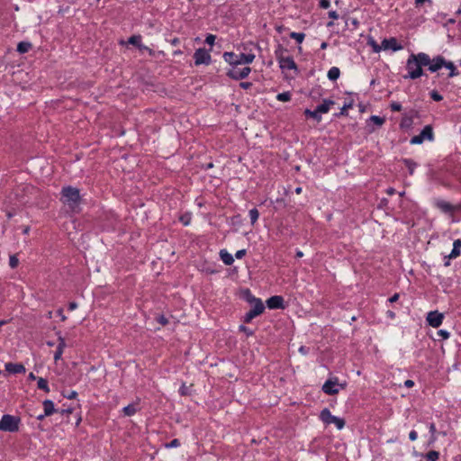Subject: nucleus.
Wrapping results in <instances>:
<instances>
[{"label": "nucleus", "instance_id": "obj_44", "mask_svg": "<svg viewBox=\"0 0 461 461\" xmlns=\"http://www.w3.org/2000/svg\"><path fill=\"white\" fill-rule=\"evenodd\" d=\"M369 44L372 46L375 52H380L383 49L382 45H378L374 40L369 41Z\"/></svg>", "mask_w": 461, "mask_h": 461}, {"label": "nucleus", "instance_id": "obj_13", "mask_svg": "<svg viewBox=\"0 0 461 461\" xmlns=\"http://www.w3.org/2000/svg\"><path fill=\"white\" fill-rule=\"evenodd\" d=\"M255 59V54L252 52H240L239 55H236V59L232 58V61L246 65L252 63Z\"/></svg>", "mask_w": 461, "mask_h": 461}, {"label": "nucleus", "instance_id": "obj_51", "mask_svg": "<svg viewBox=\"0 0 461 461\" xmlns=\"http://www.w3.org/2000/svg\"><path fill=\"white\" fill-rule=\"evenodd\" d=\"M247 251L246 249H240V250H238L236 253H235V258L237 259H240L242 258L245 255H246Z\"/></svg>", "mask_w": 461, "mask_h": 461}, {"label": "nucleus", "instance_id": "obj_22", "mask_svg": "<svg viewBox=\"0 0 461 461\" xmlns=\"http://www.w3.org/2000/svg\"><path fill=\"white\" fill-rule=\"evenodd\" d=\"M237 294L249 303H250L256 297L251 294L249 289H241Z\"/></svg>", "mask_w": 461, "mask_h": 461}, {"label": "nucleus", "instance_id": "obj_19", "mask_svg": "<svg viewBox=\"0 0 461 461\" xmlns=\"http://www.w3.org/2000/svg\"><path fill=\"white\" fill-rule=\"evenodd\" d=\"M461 240H456L453 243V249L449 255H447L448 259H454L456 258L461 252Z\"/></svg>", "mask_w": 461, "mask_h": 461}, {"label": "nucleus", "instance_id": "obj_24", "mask_svg": "<svg viewBox=\"0 0 461 461\" xmlns=\"http://www.w3.org/2000/svg\"><path fill=\"white\" fill-rule=\"evenodd\" d=\"M261 315L260 313H258L256 311H254L253 309H250L243 317H242V321L244 323H249L251 322V321Z\"/></svg>", "mask_w": 461, "mask_h": 461}, {"label": "nucleus", "instance_id": "obj_60", "mask_svg": "<svg viewBox=\"0 0 461 461\" xmlns=\"http://www.w3.org/2000/svg\"><path fill=\"white\" fill-rule=\"evenodd\" d=\"M398 299H399V294H394L392 297H390V298H389V302H390V303H394V302H396Z\"/></svg>", "mask_w": 461, "mask_h": 461}, {"label": "nucleus", "instance_id": "obj_23", "mask_svg": "<svg viewBox=\"0 0 461 461\" xmlns=\"http://www.w3.org/2000/svg\"><path fill=\"white\" fill-rule=\"evenodd\" d=\"M328 78L331 81H336L340 76V70L337 67H332L328 71Z\"/></svg>", "mask_w": 461, "mask_h": 461}, {"label": "nucleus", "instance_id": "obj_59", "mask_svg": "<svg viewBox=\"0 0 461 461\" xmlns=\"http://www.w3.org/2000/svg\"><path fill=\"white\" fill-rule=\"evenodd\" d=\"M186 390H187L186 386H185V384H183V385L180 387V389H179V393H180V394H182V395H185V394H187Z\"/></svg>", "mask_w": 461, "mask_h": 461}, {"label": "nucleus", "instance_id": "obj_56", "mask_svg": "<svg viewBox=\"0 0 461 461\" xmlns=\"http://www.w3.org/2000/svg\"><path fill=\"white\" fill-rule=\"evenodd\" d=\"M68 311H74L77 308V303L76 302H71L68 303Z\"/></svg>", "mask_w": 461, "mask_h": 461}, {"label": "nucleus", "instance_id": "obj_14", "mask_svg": "<svg viewBox=\"0 0 461 461\" xmlns=\"http://www.w3.org/2000/svg\"><path fill=\"white\" fill-rule=\"evenodd\" d=\"M266 305L269 309H284V298L280 295L271 296L267 300Z\"/></svg>", "mask_w": 461, "mask_h": 461}, {"label": "nucleus", "instance_id": "obj_10", "mask_svg": "<svg viewBox=\"0 0 461 461\" xmlns=\"http://www.w3.org/2000/svg\"><path fill=\"white\" fill-rule=\"evenodd\" d=\"M141 40H142V37L141 35L138 34V35H132L131 36L129 39H128V43L129 44H131L133 46H136L140 50H146L149 52V54L150 56H153L154 55V51L153 50H151L150 48L143 45L141 43Z\"/></svg>", "mask_w": 461, "mask_h": 461}, {"label": "nucleus", "instance_id": "obj_43", "mask_svg": "<svg viewBox=\"0 0 461 461\" xmlns=\"http://www.w3.org/2000/svg\"><path fill=\"white\" fill-rule=\"evenodd\" d=\"M156 321L162 326H166L168 323V320L165 315H158Z\"/></svg>", "mask_w": 461, "mask_h": 461}, {"label": "nucleus", "instance_id": "obj_8", "mask_svg": "<svg viewBox=\"0 0 461 461\" xmlns=\"http://www.w3.org/2000/svg\"><path fill=\"white\" fill-rule=\"evenodd\" d=\"M241 65L232 61V79L245 78L250 73L251 69L249 66L244 65L241 68Z\"/></svg>", "mask_w": 461, "mask_h": 461}, {"label": "nucleus", "instance_id": "obj_54", "mask_svg": "<svg viewBox=\"0 0 461 461\" xmlns=\"http://www.w3.org/2000/svg\"><path fill=\"white\" fill-rule=\"evenodd\" d=\"M329 17L333 19V20H337L339 18V14L336 11H330L329 12Z\"/></svg>", "mask_w": 461, "mask_h": 461}, {"label": "nucleus", "instance_id": "obj_1", "mask_svg": "<svg viewBox=\"0 0 461 461\" xmlns=\"http://www.w3.org/2000/svg\"><path fill=\"white\" fill-rule=\"evenodd\" d=\"M429 62V55L425 52H419L417 54L411 53L406 61L405 68L408 74L403 76V78L417 79L423 75V67H427Z\"/></svg>", "mask_w": 461, "mask_h": 461}, {"label": "nucleus", "instance_id": "obj_42", "mask_svg": "<svg viewBox=\"0 0 461 461\" xmlns=\"http://www.w3.org/2000/svg\"><path fill=\"white\" fill-rule=\"evenodd\" d=\"M239 330L242 332H244L247 337H249V336H252L254 334V331L250 329H249L248 327L244 326V325H240L239 327Z\"/></svg>", "mask_w": 461, "mask_h": 461}, {"label": "nucleus", "instance_id": "obj_29", "mask_svg": "<svg viewBox=\"0 0 461 461\" xmlns=\"http://www.w3.org/2000/svg\"><path fill=\"white\" fill-rule=\"evenodd\" d=\"M438 207L440 208L445 212H449L454 210V207L452 204H450L447 202L440 201L438 203Z\"/></svg>", "mask_w": 461, "mask_h": 461}, {"label": "nucleus", "instance_id": "obj_26", "mask_svg": "<svg viewBox=\"0 0 461 461\" xmlns=\"http://www.w3.org/2000/svg\"><path fill=\"white\" fill-rule=\"evenodd\" d=\"M32 48V44L27 41H21L17 45V51L21 54L27 53Z\"/></svg>", "mask_w": 461, "mask_h": 461}, {"label": "nucleus", "instance_id": "obj_7", "mask_svg": "<svg viewBox=\"0 0 461 461\" xmlns=\"http://www.w3.org/2000/svg\"><path fill=\"white\" fill-rule=\"evenodd\" d=\"M194 65H209L211 63L212 58L208 50L205 49L200 48L195 50L194 54Z\"/></svg>", "mask_w": 461, "mask_h": 461}, {"label": "nucleus", "instance_id": "obj_61", "mask_svg": "<svg viewBox=\"0 0 461 461\" xmlns=\"http://www.w3.org/2000/svg\"><path fill=\"white\" fill-rule=\"evenodd\" d=\"M223 58H224L226 62L230 63V52H225L223 54Z\"/></svg>", "mask_w": 461, "mask_h": 461}, {"label": "nucleus", "instance_id": "obj_62", "mask_svg": "<svg viewBox=\"0 0 461 461\" xmlns=\"http://www.w3.org/2000/svg\"><path fill=\"white\" fill-rule=\"evenodd\" d=\"M299 351L302 354L306 355L308 353V348L306 347H304V346H302V347H300Z\"/></svg>", "mask_w": 461, "mask_h": 461}, {"label": "nucleus", "instance_id": "obj_3", "mask_svg": "<svg viewBox=\"0 0 461 461\" xmlns=\"http://www.w3.org/2000/svg\"><path fill=\"white\" fill-rule=\"evenodd\" d=\"M21 418L11 414H4L0 420V431L17 432L20 429Z\"/></svg>", "mask_w": 461, "mask_h": 461}, {"label": "nucleus", "instance_id": "obj_46", "mask_svg": "<svg viewBox=\"0 0 461 461\" xmlns=\"http://www.w3.org/2000/svg\"><path fill=\"white\" fill-rule=\"evenodd\" d=\"M215 39H216L215 35L208 34L206 36V38H205V43H207L208 45L212 46L214 44Z\"/></svg>", "mask_w": 461, "mask_h": 461}, {"label": "nucleus", "instance_id": "obj_41", "mask_svg": "<svg viewBox=\"0 0 461 461\" xmlns=\"http://www.w3.org/2000/svg\"><path fill=\"white\" fill-rule=\"evenodd\" d=\"M181 445L180 440L177 438H174L170 442L167 443L165 447L167 448H173V447H178Z\"/></svg>", "mask_w": 461, "mask_h": 461}, {"label": "nucleus", "instance_id": "obj_45", "mask_svg": "<svg viewBox=\"0 0 461 461\" xmlns=\"http://www.w3.org/2000/svg\"><path fill=\"white\" fill-rule=\"evenodd\" d=\"M430 96L434 101L439 102L443 99V96L437 91H432Z\"/></svg>", "mask_w": 461, "mask_h": 461}, {"label": "nucleus", "instance_id": "obj_40", "mask_svg": "<svg viewBox=\"0 0 461 461\" xmlns=\"http://www.w3.org/2000/svg\"><path fill=\"white\" fill-rule=\"evenodd\" d=\"M370 120H371L375 124H376V125H378V126L383 125V124H384V118H382V117H380V116H377V115H372V116L370 117Z\"/></svg>", "mask_w": 461, "mask_h": 461}, {"label": "nucleus", "instance_id": "obj_63", "mask_svg": "<svg viewBox=\"0 0 461 461\" xmlns=\"http://www.w3.org/2000/svg\"><path fill=\"white\" fill-rule=\"evenodd\" d=\"M58 314L60 316L61 321H64L67 319V317L63 314V310H62V309H59V310L58 311Z\"/></svg>", "mask_w": 461, "mask_h": 461}, {"label": "nucleus", "instance_id": "obj_20", "mask_svg": "<svg viewBox=\"0 0 461 461\" xmlns=\"http://www.w3.org/2000/svg\"><path fill=\"white\" fill-rule=\"evenodd\" d=\"M334 101L330 100V99H325L323 100L322 104H319L316 109H317V112H319V113H327L330 107L334 104Z\"/></svg>", "mask_w": 461, "mask_h": 461}, {"label": "nucleus", "instance_id": "obj_25", "mask_svg": "<svg viewBox=\"0 0 461 461\" xmlns=\"http://www.w3.org/2000/svg\"><path fill=\"white\" fill-rule=\"evenodd\" d=\"M444 67L447 69H449V74H448V77H456L457 76L459 73L457 72L456 70V68L455 66V64L452 62V61H447L445 59V65Z\"/></svg>", "mask_w": 461, "mask_h": 461}, {"label": "nucleus", "instance_id": "obj_36", "mask_svg": "<svg viewBox=\"0 0 461 461\" xmlns=\"http://www.w3.org/2000/svg\"><path fill=\"white\" fill-rule=\"evenodd\" d=\"M276 99L281 102H288L291 100L290 92H283L277 95Z\"/></svg>", "mask_w": 461, "mask_h": 461}, {"label": "nucleus", "instance_id": "obj_34", "mask_svg": "<svg viewBox=\"0 0 461 461\" xmlns=\"http://www.w3.org/2000/svg\"><path fill=\"white\" fill-rule=\"evenodd\" d=\"M411 124H412V118L405 115L402 117L400 126H401V128H409V127H411Z\"/></svg>", "mask_w": 461, "mask_h": 461}, {"label": "nucleus", "instance_id": "obj_5", "mask_svg": "<svg viewBox=\"0 0 461 461\" xmlns=\"http://www.w3.org/2000/svg\"><path fill=\"white\" fill-rule=\"evenodd\" d=\"M284 49L279 46L278 50H276V56L278 60L279 66L282 69L297 70V66L291 56L284 57L282 55Z\"/></svg>", "mask_w": 461, "mask_h": 461}, {"label": "nucleus", "instance_id": "obj_33", "mask_svg": "<svg viewBox=\"0 0 461 461\" xmlns=\"http://www.w3.org/2000/svg\"><path fill=\"white\" fill-rule=\"evenodd\" d=\"M438 457H439V452H438L436 450L429 451L425 456V458L427 459V461H438Z\"/></svg>", "mask_w": 461, "mask_h": 461}, {"label": "nucleus", "instance_id": "obj_39", "mask_svg": "<svg viewBox=\"0 0 461 461\" xmlns=\"http://www.w3.org/2000/svg\"><path fill=\"white\" fill-rule=\"evenodd\" d=\"M19 264V259L16 255H12L9 258V266L11 268L17 267Z\"/></svg>", "mask_w": 461, "mask_h": 461}, {"label": "nucleus", "instance_id": "obj_55", "mask_svg": "<svg viewBox=\"0 0 461 461\" xmlns=\"http://www.w3.org/2000/svg\"><path fill=\"white\" fill-rule=\"evenodd\" d=\"M77 396V393L76 391H71L66 397L68 399H76Z\"/></svg>", "mask_w": 461, "mask_h": 461}, {"label": "nucleus", "instance_id": "obj_31", "mask_svg": "<svg viewBox=\"0 0 461 461\" xmlns=\"http://www.w3.org/2000/svg\"><path fill=\"white\" fill-rule=\"evenodd\" d=\"M180 222L185 225L188 226L191 223L192 221V213L190 212H185L179 217Z\"/></svg>", "mask_w": 461, "mask_h": 461}, {"label": "nucleus", "instance_id": "obj_9", "mask_svg": "<svg viewBox=\"0 0 461 461\" xmlns=\"http://www.w3.org/2000/svg\"><path fill=\"white\" fill-rule=\"evenodd\" d=\"M444 315L438 311L429 312L427 315L426 321L429 326L438 328L443 321Z\"/></svg>", "mask_w": 461, "mask_h": 461}, {"label": "nucleus", "instance_id": "obj_47", "mask_svg": "<svg viewBox=\"0 0 461 461\" xmlns=\"http://www.w3.org/2000/svg\"><path fill=\"white\" fill-rule=\"evenodd\" d=\"M390 107H391L392 111H393V112H400L402 110V104L397 102H393L390 104Z\"/></svg>", "mask_w": 461, "mask_h": 461}, {"label": "nucleus", "instance_id": "obj_30", "mask_svg": "<svg viewBox=\"0 0 461 461\" xmlns=\"http://www.w3.org/2000/svg\"><path fill=\"white\" fill-rule=\"evenodd\" d=\"M403 163H404L405 167L408 168L409 173L411 175H412L413 172H414V169L417 167V163L414 162L413 160L410 159V158L403 159Z\"/></svg>", "mask_w": 461, "mask_h": 461}, {"label": "nucleus", "instance_id": "obj_6", "mask_svg": "<svg viewBox=\"0 0 461 461\" xmlns=\"http://www.w3.org/2000/svg\"><path fill=\"white\" fill-rule=\"evenodd\" d=\"M433 129L430 125H426L419 135L411 138V144H421L425 140H433Z\"/></svg>", "mask_w": 461, "mask_h": 461}, {"label": "nucleus", "instance_id": "obj_12", "mask_svg": "<svg viewBox=\"0 0 461 461\" xmlns=\"http://www.w3.org/2000/svg\"><path fill=\"white\" fill-rule=\"evenodd\" d=\"M382 47H383V50H392L393 51H397V50H402V46L398 42V41L396 40V38L394 37H391V38H388V39H384L382 41Z\"/></svg>", "mask_w": 461, "mask_h": 461}, {"label": "nucleus", "instance_id": "obj_21", "mask_svg": "<svg viewBox=\"0 0 461 461\" xmlns=\"http://www.w3.org/2000/svg\"><path fill=\"white\" fill-rule=\"evenodd\" d=\"M254 311H256L258 313L262 314L265 311V304L263 303L262 300L260 298H255L250 303H249Z\"/></svg>", "mask_w": 461, "mask_h": 461}, {"label": "nucleus", "instance_id": "obj_58", "mask_svg": "<svg viewBox=\"0 0 461 461\" xmlns=\"http://www.w3.org/2000/svg\"><path fill=\"white\" fill-rule=\"evenodd\" d=\"M404 385L408 388H411L414 385V382L412 380L408 379L404 382Z\"/></svg>", "mask_w": 461, "mask_h": 461}, {"label": "nucleus", "instance_id": "obj_57", "mask_svg": "<svg viewBox=\"0 0 461 461\" xmlns=\"http://www.w3.org/2000/svg\"><path fill=\"white\" fill-rule=\"evenodd\" d=\"M251 86H252V84L249 83V82H241V83H240V86L244 88V89H248Z\"/></svg>", "mask_w": 461, "mask_h": 461}, {"label": "nucleus", "instance_id": "obj_17", "mask_svg": "<svg viewBox=\"0 0 461 461\" xmlns=\"http://www.w3.org/2000/svg\"><path fill=\"white\" fill-rule=\"evenodd\" d=\"M43 405V416H51L58 411L55 409L54 402L51 400H45L42 402Z\"/></svg>", "mask_w": 461, "mask_h": 461}, {"label": "nucleus", "instance_id": "obj_16", "mask_svg": "<svg viewBox=\"0 0 461 461\" xmlns=\"http://www.w3.org/2000/svg\"><path fill=\"white\" fill-rule=\"evenodd\" d=\"M322 391L329 394L333 395L339 393V384L337 381L328 380L322 385Z\"/></svg>", "mask_w": 461, "mask_h": 461}, {"label": "nucleus", "instance_id": "obj_11", "mask_svg": "<svg viewBox=\"0 0 461 461\" xmlns=\"http://www.w3.org/2000/svg\"><path fill=\"white\" fill-rule=\"evenodd\" d=\"M444 65H445L444 57L438 55L433 59L429 58V62L427 65V67L430 72L434 73V72L438 71L440 68H442L444 67Z\"/></svg>", "mask_w": 461, "mask_h": 461}, {"label": "nucleus", "instance_id": "obj_27", "mask_svg": "<svg viewBox=\"0 0 461 461\" xmlns=\"http://www.w3.org/2000/svg\"><path fill=\"white\" fill-rule=\"evenodd\" d=\"M37 387L40 390L44 391L45 393H49L50 392L49 384H48V381L45 378L39 377L37 379Z\"/></svg>", "mask_w": 461, "mask_h": 461}, {"label": "nucleus", "instance_id": "obj_37", "mask_svg": "<svg viewBox=\"0 0 461 461\" xmlns=\"http://www.w3.org/2000/svg\"><path fill=\"white\" fill-rule=\"evenodd\" d=\"M249 214L251 223L254 224L258 219V216H259L258 211L256 208H253L249 211Z\"/></svg>", "mask_w": 461, "mask_h": 461}, {"label": "nucleus", "instance_id": "obj_32", "mask_svg": "<svg viewBox=\"0 0 461 461\" xmlns=\"http://www.w3.org/2000/svg\"><path fill=\"white\" fill-rule=\"evenodd\" d=\"M220 256L225 265L230 266V253L227 249H221Z\"/></svg>", "mask_w": 461, "mask_h": 461}, {"label": "nucleus", "instance_id": "obj_49", "mask_svg": "<svg viewBox=\"0 0 461 461\" xmlns=\"http://www.w3.org/2000/svg\"><path fill=\"white\" fill-rule=\"evenodd\" d=\"M438 335L440 336L443 339H447L450 337V333L446 330H439L438 331Z\"/></svg>", "mask_w": 461, "mask_h": 461}, {"label": "nucleus", "instance_id": "obj_53", "mask_svg": "<svg viewBox=\"0 0 461 461\" xmlns=\"http://www.w3.org/2000/svg\"><path fill=\"white\" fill-rule=\"evenodd\" d=\"M418 438V434L415 430H411L410 433H409V438L411 440V441H414L416 440Z\"/></svg>", "mask_w": 461, "mask_h": 461}, {"label": "nucleus", "instance_id": "obj_18", "mask_svg": "<svg viewBox=\"0 0 461 461\" xmlns=\"http://www.w3.org/2000/svg\"><path fill=\"white\" fill-rule=\"evenodd\" d=\"M139 402H134V403H131L127 406H125L122 411L123 413L124 416H128V417H131V416H133L135 415L138 411H139Z\"/></svg>", "mask_w": 461, "mask_h": 461}, {"label": "nucleus", "instance_id": "obj_48", "mask_svg": "<svg viewBox=\"0 0 461 461\" xmlns=\"http://www.w3.org/2000/svg\"><path fill=\"white\" fill-rule=\"evenodd\" d=\"M67 347V344L65 342V339L62 338V337H59V343H58V346H57V348L58 349H60L62 351H64L65 348Z\"/></svg>", "mask_w": 461, "mask_h": 461}, {"label": "nucleus", "instance_id": "obj_50", "mask_svg": "<svg viewBox=\"0 0 461 461\" xmlns=\"http://www.w3.org/2000/svg\"><path fill=\"white\" fill-rule=\"evenodd\" d=\"M63 352L64 351L56 348V350L54 352V360H55V362H58L59 359H61Z\"/></svg>", "mask_w": 461, "mask_h": 461}, {"label": "nucleus", "instance_id": "obj_52", "mask_svg": "<svg viewBox=\"0 0 461 461\" xmlns=\"http://www.w3.org/2000/svg\"><path fill=\"white\" fill-rule=\"evenodd\" d=\"M330 0H321L320 1V6L321 8L327 9L330 7Z\"/></svg>", "mask_w": 461, "mask_h": 461}, {"label": "nucleus", "instance_id": "obj_2", "mask_svg": "<svg viewBox=\"0 0 461 461\" xmlns=\"http://www.w3.org/2000/svg\"><path fill=\"white\" fill-rule=\"evenodd\" d=\"M60 194V201L71 211H75V209L79 205L81 197L78 188L71 185L63 186Z\"/></svg>", "mask_w": 461, "mask_h": 461}, {"label": "nucleus", "instance_id": "obj_64", "mask_svg": "<svg viewBox=\"0 0 461 461\" xmlns=\"http://www.w3.org/2000/svg\"><path fill=\"white\" fill-rule=\"evenodd\" d=\"M28 379H30V380H37L38 377L32 372H31L29 374V375H28Z\"/></svg>", "mask_w": 461, "mask_h": 461}, {"label": "nucleus", "instance_id": "obj_15", "mask_svg": "<svg viewBox=\"0 0 461 461\" xmlns=\"http://www.w3.org/2000/svg\"><path fill=\"white\" fill-rule=\"evenodd\" d=\"M5 368L10 374H23L26 371L25 366L21 363L7 362Z\"/></svg>", "mask_w": 461, "mask_h": 461}, {"label": "nucleus", "instance_id": "obj_4", "mask_svg": "<svg viewBox=\"0 0 461 461\" xmlns=\"http://www.w3.org/2000/svg\"><path fill=\"white\" fill-rule=\"evenodd\" d=\"M320 418L321 421L327 425L335 424L338 429H342L345 426V420L342 418L334 416L327 408L321 411Z\"/></svg>", "mask_w": 461, "mask_h": 461}, {"label": "nucleus", "instance_id": "obj_28", "mask_svg": "<svg viewBox=\"0 0 461 461\" xmlns=\"http://www.w3.org/2000/svg\"><path fill=\"white\" fill-rule=\"evenodd\" d=\"M304 114L307 116V117H311V118H313L314 120H316L317 122H321V116L320 115L319 112H317V109H315L314 111H312L310 109H306L304 111Z\"/></svg>", "mask_w": 461, "mask_h": 461}, {"label": "nucleus", "instance_id": "obj_38", "mask_svg": "<svg viewBox=\"0 0 461 461\" xmlns=\"http://www.w3.org/2000/svg\"><path fill=\"white\" fill-rule=\"evenodd\" d=\"M429 432L431 434V437H430V439H429V444H432V443H434L437 440L436 426H435V424L434 423H430L429 426Z\"/></svg>", "mask_w": 461, "mask_h": 461}, {"label": "nucleus", "instance_id": "obj_35", "mask_svg": "<svg viewBox=\"0 0 461 461\" xmlns=\"http://www.w3.org/2000/svg\"><path fill=\"white\" fill-rule=\"evenodd\" d=\"M290 37L295 40L297 42L301 43L304 40L305 34L303 32H293L290 33Z\"/></svg>", "mask_w": 461, "mask_h": 461}]
</instances>
